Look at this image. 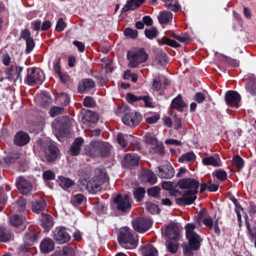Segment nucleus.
<instances>
[{
  "mask_svg": "<svg viewBox=\"0 0 256 256\" xmlns=\"http://www.w3.org/2000/svg\"><path fill=\"white\" fill-rule=\"evenodd\" d=\"M54 238L59 244H63L70 240V236L64 227L58 228L54 234Z\"/></svg>",
  "mask_w": 256,
  "mask_h": 256,
  "instance_id": "14",
  "label": "nucleus"
},
{
  "mask_svg": "<svg viewBox=\"0 0 256 256\" xmlns=\"http://www.w3.org/2000/svg\"><path fill=\"white\" fill-rule=\"evenodd\" d=\"M54 246L53 240L50 238L44 239L40 244L41 251L44 254H47L52 252Z\"/></svg>",
  "mask_w": 256,
  "mask_h": 256,
  "instance_id": "30",
  "label": "nucleus"
},
{
  "mask_svg": "<svg viewBox=\"0 0 256 256\" xmlns=\"http://www.w3.org/2000/svg\"><path fill=\"white\" fill-rule=\"evenodd\" d=\"M146 208L147 210L152 214L157 213L158 210V206L151 202L146 203Z\"/></svg>",
  "mask_w": 256,
  "mask_h": 256,
  "instance_id": "61",
  "label": "nucleus"
},
{
  "mask_svg": "<svg viewBox=\"0 0 256 256\" xmlns=\"http://www.w3.org/2000/svg\"><path fill=\"white\" fill-rule=\"evenodd\" d=\"M246 81V91L252 96L256 95V76L252 74H248L244 76Z\"/></svg>",
  "mask_w": 256,
  "mask_h": 256,
  "instance_id": "17",
  "label": "nucleus"
},
{
  "mask_svg": "<svg viewBox=\"0 0 256 256\" xmlns=\"http://www.w3.org/2000/svg\"><path fill=\"white\" fill-rule=\"evenodd\" d=\"M145 192L146 190L143 188H139L136 190L134 192V195L136 201L140 202L143 198Z\"/></svg>",
  "mask_w": 256,
  "mask_h": 256,
  "instance_id": "49",
  "label": "nucleus"
},
{
  "mask_svg": "<svg viewBox=\"0 0 256 256\" xmlns=\"http://www.w3.org/2000/svg\"><path fill=\"white\" fill-rule=\"evenodd\" d=\"M60 253L61 256H74V249L69 246H64L62 250L58 251Z\"/></svg>",
  "mask_w": 256,
  "mask_h": 256,
  "instance_id": "52",
  "label": "nucleus"
},
{
  "mask_svg": "<svg viewBox=\"0 0 256 256\" xmlns=\"http://www.w3.org/2000/svg\"><path fill=\"white\" fill-rule=\"evenodd\" d=\"M158 64L162 66H165L167 64V57L164 53H162L156 56Z\"/></svg>",
  "mask_w": 256,
  "mask_h": 256,
  "instance_id": "53",
  "label": "nucleus"
},
{
  "mask_svg": "<svg viewBox=\"0 0 256 256\" xmlns=\"http://www.w3.org/2000/svg\"><path fill=\"white\" fill-rule=\"evenodd\" d=\"M203 224L208 228L210 230L212 228L213 223L212 220L210 216H206L202 220Z\"/></svg>",
  "mask_w": 256,
  "mask_h": 256,
  "instance_id": "59",
  "label": "nucleus"
},
{
  "mask_svg": "<svg viewBox=\"0 0 256 256\" xmlns=\"http://www.w3.org/2000/svg\"><path fill=\"white\" fill-rule=\"evenodd\" d=\"M225 100L230 106H238L240 102V96L236 91L229 90L226 94Z\"/></svg>",
  "mask_w": 256,
  "mask_h": 256,
  "instance_id": "18",
  "label": "nucleus"
},
{
  "mask_svg": "<svg viewBox=\"0 0 256 256\" xmlns=\"http://www.w3.org/2000/svg\"><path fill=\"white\" fill-rule=\"evenodd\" d=\"M144 33L146 38L152 40L157 36L158 32L156 28L152 27L149 30H146Z\"/></svg>",
  "mask_w": 256,
  "mask_h": 256,
  "instance_id": "48",
  "label": "nucleus"
},
{
  "mask_svg": "<svg viewBox=\"0 0 256 256\" xmlns=\"http://www.w3.org/2000/svg\"><path fill=\"white\" fill-rule=\"evenodd\" d=\"M23 69V66H14V65H11L8 68H6L4 70V73L6 75L5 77L6 80L16 82V80L20 79L22 81L21 73Z\"/></svg>",
  "mask_w": 256,
  "mask_h": 256,
  "instance_id": "7",
  "label": "nucleus"
},
{
  "mask_svg": "<svg viewBox=\"0 0 256 256\" xmlns=\"http://www.w3.org/2000/svg\"><path fill=\"white\" fill-rule=\"evenodd\" d=\"M140 180L144 182H148L152 184H154L157 181L155 174L152 170H144L140 174Z\"/></svg>",
  "mask_w": 256,
  "mask_h": 256,
  "instance_id": "21",
  "label": "nucleus"
},
{
  "mask_svg": "<svg viewBox=\"0 0 256 256\" xmlns=\"http://www.w3.org/2000/svg\"><path fill=\"white\" fill-rule=\"evenodd\" d=\"M32 38L31 34L28 29H24L22 30L20 34V38H22L25 40Z\"/></svg>",
  "mask_w": 256,
  "mask_h": 256,
  "instance_id": "64",
  "label": "nucleus"
},
{
  "mask_svg": "<svg viewBox=\"0 0 256 256\" xmlns=\"http://www.w3.org/2000/svg\"><path fill=\"white\" fill-rule=\"evenodd\" d=\"M141 5L138 0H128L122 8L123 12H126L129 10H134Z\"/></svg>",
  "mask_w": 256,
  "mask_h": 256,
  "instance_id": "38",
  "label": "nucleus"
},
{
  "mask_svg": "<svg viewBox=\"0 0 256 256\" xmlns=\"http://www.w3.org/2000/svg\"><path fill=\"white\" fill-rule=\"evenodd\" d=\"M83 105L86 107L91 108L94 106V100L90 96H86L83 100Z\"/></svg>",
  "mask_w": 256,
  "mask_h": 256,
  "instance_id": "57",
  "label": "nucleus"
},
{
  "mask_svg": "<svg viewBox=\"0 0 256 256\" xmlns=\"http://www.w3.org/2000/svg\"><path fill=\"white\" fill-rule=\"evenodd\" d=\"M1 60L4 65L6 66H8L12 62V58L10 56L7 52L4 54L2 55Z\"/></svg>",
  "mask_w": 256,
  "mask_h": 256,
  "instance_id": "62",
  "label": "nucleus"
},
{
  "mask_svg": "<svg viewBox=\"0 0 256 256\" xmlns=\"http://www.w3.org/2000/svg\"><path fill=\"white\" fill-rule=\"evenodd\" d=\"M86 202V198L82 194H75L72 198L70 202L74 206H78Z\"/></svg>",
  "mask_w": 256,
  "mask_h": 256,
  "instance_id": "41",
  "label": "nucleus"
},
{
  "mask_svg": "<svg viewBox=\"0 0 256 256\" xmlns=\"http://www.w3.org/2000/svg\"><path fill=\"white\" fill-rule=\"evenodd\" d=\"M40 156L42 160L48 162L54 161L59 156L58 148L50 142H46L41 146Z\"/></svg>",
  "mask_w": 256,
  "mask_h": 256,
  "instance_id": "4",
  "label": "nucleus"
},
{
  "mask_svg": "<svg viewBox=\"0 0 256 256\" xmlns=\"http://www.w3.org/2000/svg\"><path fill=\"white\" fill-rule=\"evenodd\" d=\"M158 176L160 178L170 179L174 175V168L172 166H167L164 167H158Z\"/></svg>",
  "mask_w": 256,
  "mask_h": 256,
  "instance_id": "22",
  "label": "nucleus"
},
{
  "mask_svg": "<svg viewBox=\"0 0 256 256\" xmlns=\"http://www.w3.org/2000/svg\"><path fill=\"white\" fill-rule=\"evenodd\" d=\"M22 154L18 152L10 153L5 158L4 160L8 164H12L15 160L20 157Z\"/></svg>",
  "mask_w": 256,
  "mask_h": 256,
  "instance_id": "46",
  "label": "nucleus"
},
{
  "mask_svg": "<svg viewBox=\"0 0 256 256\" xmlns=\"http://www.w3.org/2000/svg\"><path fill=\"white\" fill-rule=\"evenodd\" d=\"M124 34L126 37L131 38H135L138 36V31L129 28L125 29Z\"/></svg>",
  "mask_w": 256,
  "mask_h": 256,
  "instance_id": "54",
  "label": "nucleus"
},
{
  "mask_svg": "<svg viewBox=\"0 0 256 256\" xmlns=\"http://www.w3.org/2000/svg\"><path fill=\"white\" fill-rule=\"evenodd\" d=\"M196 226L193 224H188L185 226L186 234L190 248L193 250H198L200 246L202 239L194 232Z\"/></svg>",
  "mask_w": 256,
  "mask_h": 256,
  "instance_id": "5",
  "label": "nucleus"
},
{
  "mask_svg": "<svg viewBox=\"0 0 256 256\" xmlns=\"http://www.w3.org/2000/svg\"><path fill=\"white\" fill-rule=\"evenodd\" d=\"M126 99L128 102H132L142 100L144 102L145 106L148 108L154 107L152 99L149 96H135L132 94H128Z\"/></svg>",
  "mask_w": 256,
  "mask_h": 256,
  "instance_id": "16",
  "label": "nucleus"
},
{
  "mask_svg": "<svg viewBox=\"0 0 256 256\" xmlns=\"http://www.w3.org/2000/svg\"><path fill=\"white\" fill-rule=\"evenodd\" d=\"M39 220L40 225L44 228H50L53 226L54 221L52 217L48 214H42Z\"/></svg>",
  "mask_w": 256,
  "mask_h": 256,
  "instance_id": "32",
  "label": "nucleus"
},
{
  "mask_svg": "<svg viewBox=\"0 0 256 256\" xmlns=\"http://www.w3.org/2000/svg\"><path fill=\"white\" fill-rule=\"evenodd\" d=\"M139 160L140 158L137 155L134 154H128L124 156L122 165L124 167L130 168L138 166Z\"/></svg>",
  "mask_w": 256,
  "mask_h": 256,
  "instance_id": "20",
  "label": "nucleus"
},
{
  "mask_svg": "<svg viewBox=\"0 0 256 256\" xmlns=\"http://www.w3.org/2000/svg\"><path fill=\"white\" fill-rule=\"evenodd\" d=\"M16 184L19 192L24 195L28 194L32 190V184L23 177H18Z\"/></svg>",
  "mask_w": 256,
  "mask_h": 256,
  "instance_id": "15",
  "label": "nucleus"
},
{
  "mask_svg": "<svg viewBox=\"0 0 256 256\" xmlns=\"http://www.w3.org/2000/svg\"><path fill=\"white\" fill-rule=\"evenodd\" d=\"M160 191V188L158 186H154L153 188H148V195L152 196L154 198H157L159 196Z\"/></svg>",
  "mask_w": 256,
  "mask_h": 256,
  "instance_id": "55",
  "label": "nucleus"
},
{
  "mask_svg": "<svg viewBox=\"0 0 256 256\" xmlns=\"http://www.w3.org/2000/svg\"><path fill=\"white\" fill-rule=\"evenodd\" d=\"M38 238V234L34 230H30L26 234L24 241L28 246H30Z\"/></svg>",
  "mask_w": 256,
  "mask_h": 256,
  "instance_id": "35",
  "label": "nucleus"
},
{
  "mask_svg": "<svg viewBox=\"0 0 256 256\" xmlns=\"http://www.w3.org/2000/svg\"><path fill=\"white\" fill-rule=\"evenodd\" d=\"M168 84V81L163 76L158 74L152 80V89L155 91H158L164 89Z\"/></svg>",
  "mask_w": 256,
  "mask_h": 256,
  "instance_id": "19",
  "label": "nucleus"
},
{
  "mask_svg": "<svg viewBox=\"0 0 256 256\" xmlns=\"http://www.w3.org/2000/svg\"><path fill=\"white\" fill-rule=\"evenodd\" d=\"M118 242L120 246L126 249L135 248L138 244V239L132 231L127 227L121 229L118 236Z\"/></svg>",
  "mask_w": 256,
  "mask_h": 256,
  "instance_id": "2",
  "label": "nucleus"
},
{
  "mask_svg": "<svg viewBox=\"0 0 256 256\" xmlns=\"http://www.w3.org/2000/svg\"><path fill=\"white\" fill-rule=\"evenodd\" d=\"M46 204L44 200L40 199L34 202L32 206V210L34 212L39 213L44 210Z\"/></svg>",
  "mask_w": 256,
  "mask_h": 256,
  "instance_id": "39",
  "label": "nucleus"
},
{
  "mask_svg": "<svg viewBox=\"0 0 256 256\" xmlns=\"http://www.w3.org/2000/svg\"><path fill=\"white\" fill-rule=\"evenodd\" d=\"M116 140L120 145L124 148L129 142H132L134 137L131 134H124L122 133H118L116 136Z\"/></svg>",
  "mask_w": 256,
  "mask_h": 256,
  "instance_id": "28",
  "label": "nucleus"
},
{
  "mask_svg": "<svg viewBox=\"0 0 256 256\" xmlns=\"http://www.w3.org/2000/svg\"><path fill=\"white\" fill-rule=\"evenodd\" d=\"M166 248L171 253H176L178 248V240H166Z\"/></svg>",
  "mask_w": 256,
  "mask_h": 256,
  "instance_id": "42",
  "label": "nucleus"
},
{
  "mask_svg": "<svg viewBox=\"0 0 256 256\" xmlns=\"http://www.w3.org/2000/svg\"><path fill=\"white\" fill-rule=\"evenodd\" d=\"M99 119L98 114L93 111L88 110L82 118L84 124L86 122L96 123Z\"/></svg>",
  "mask_w": 256,
  "mask_h": 256,
  "instance_id": "33",
  "label": "nucleus"
},
{
  "mask_svg": "<svg viewBox=\"0 0 256 256\" xmlns=\"http://www.w3.org/2000/svg\"><path fill=\"white\" fill-rule=\"evenodd\" d=\"M232 164L237 169H242L244 166L243 159L239 156H234L232 160Z\"/></svg>",
  "mask_w": 256,
  "mask_h": 256,
  "instance_id": "47",
  "label": "nucleus"
},
{
  "mask_svg": "<svg viewBox=\"0 0 256 256\" xmlns=\"http://www.w3.org/2000/svg\"><path fill=\"white\" fill-rule=\"evenodd\" d=\"M202 163L204 166H212L214 167L220 166V160L218 154L206 156L202 160Z\"/></svg>",
  "mask_w": 256,
  "mask_h": 256,
  "instance_id": "25",
  "label": "nucleus"
},
{
  "mask_svg": "<svg viewBox=\"0 0 256 256\" xmlns=\"http://www.w3.org/2000/svg\"><path fill=\"white\" fill-rule=\"evenodd\" d=\"M198 192L186 190L180 198H176V203L180 206L189 205L194 202Z\"/></svg>",
  "mask_w": 256,
  "mask_h": 256,
  "instance_id": "13",
  "label": "nucleus"
},
{
  "mask_svg": "<svg viewBox=\"0 0 256 256\" xmlns=\"http://www.w3.org/2000/svg\"><path fill=\"white\" fill-rule=\"evenodd\" d=\"M96 146L98 152V156L106 157L110 153V146L106 142L102 141H96Z\"/></svg>",
  "mask_w": 256,
  "mask_h": 256,
  "instance_id": "27",
  "label": "nucleus"
},
{
  "mask_svg": "<svg viewBox=\"0 0 256 256\" xmlns=\"http://www.w3.org/2000/svg\"><path fill=\"white\" fill-rule=\"evenodd\" d=\"M13 238L12 232L5 228L0 226V242H7Z\"/></svg>",
  "mask_w": 256,
  "mask_h": 256,
  "instance_id": "37",
  "label": "nucleus"
},
{
  "mask_svg": "<svg viewBox=\"0 0 256 256\" xmlns=\"http://www.w3.org/2000/svg\"><path fill=\"white\" fill-rule=\"evenodd\" d=\"M66 24L64 22L62 18H60L57 22L56 30L58 32L63 31L66 26Z\"/></svg>",
  "mask_w": 256,
  "mask_h": 256,
  "instance_id": "58",
  "label": "nucleus"
},
{
  "mask_svg": "<svg viewBox=\"0 0 256 256\" xmlns=\"http://www.w3.org/2000/svg\"><path fill=\"white\" fill-rule=\"evenodd\" d=\"M216 177L222 181L224 180L227 178L226 172L222 170H219L216 172Z\"/></svg>",
  "mask_w": 256,
  "mask_h": 256,
  "instance_id": "63",
  "label": "nucleus"
},
{
  "mask_svg": "<svg viewBox=\"0 0 256 256\" xmlns=\"http://www.w3.org/2000/svg\"><path fill=\"white\" fill-rule=\"evenodd\" d=\"M44 79V72L39 68H32L28 70L26 82L30 86L41 84Z\"/></svg>",
  "mask_w": 256,
  "mask_h": 256,
  "instance_id": "6",
  "label": "nucleus"
},
{
  "mask_svg": "<svg viewBox=\"0 0 256 256\" xmlns=\"http://www.w3.org/2000/svg\"><path fill=\"white\" fill-rule=\"evenodd\" d=\"M140 252L142 256H158L157 250L151 244H146L140 247Z\"/></svg>",
  "mask_w": 256,
  "mask_h": 256,
  "instance_id": "31",
  "label": "nucleus"
},
{
  "mask_svg": "<svg viewBox=\"0 0 256 256\" xmlns=\"http://www.w3.org/2000/svg\"><path fill=\"white\" fill-rule=\"evenodd\" d=\"M84 143V140L81 138L74 140L68 151L70 154L73 156H78L80 152L81 148Z\"/></svg>",
  "mask_w": 256,
  "mask_h": 256,
  "instance_id": "26",
  "label": "nucleus"
},
{
  "mask_svg": "<svg viewBox=\"0 0 256 256\" xmlns=\"http://www.w3.org/2000/svg\"><path fill=\"white\" fill-rule=\"evenodd\" d=\"M10 220L13 226L16 227L22 225L25 220V218L22 216L16 214L12 216Z\"/></svg>",
  "mask_w": 256,
  "mask_h": 256,
  "instance_id": "44",
  "label": "nucleus"
},
{
  "mask_svg": "<svg viewBox=\"0 0 256 256\" xmlns=\"http://www.w3.org/2000/svg\"><path fill=\"white\" fill-rule=\"evenodd\" d=\"M96 142H92L89 145L84 147L83 154L92 158L98 156V147L96 146Z\"/></svg>",
  "mask_w": 256,
  "mask_h": 256,
  "instance_id": "29",
  "label": "nucleus"
},
{
  "mask_svg": "<svg viewBox=\"0 0 256 256\" xmlns=\"http://www.w3.org/2000/svg\"><path fill=\"white\" fill-rule=\"evenodd\" d=\"M64 108L60 106H52L50 111V114L51 116L54 117L64 112Z\"/></svg>",
  "mask_w": 256,
  "mask_h": 256,
  "instance_id": "50",
  "label": "nucleus"
},
{
  "mask_svg": "<svg viewBox=\"0 0 256 256\" xmlns=\"http://www.w3.org/2000/svg\"><path fill=\"white\" fill-rule=\"evenodd\" d=\"M26 52L27 54H29L35 46V44L33 38H32L26 40Z\"/></svg>",
  "mask_w": 256,
  "mask_h": 256,
  "instance_id": "56",
  "label": "nucleus"
},
{
  "mask_svg": "<svg viewBox=\"0 0 256 256\" xmlns=\"http://www.w3.org/2000/svg\"><path fill=\"white\" fill-rule=\"evenodd\" d=\"M58 181L60 186L64 189L69 188L74 184L73 180L64 176H58Z\"/></svg>",
  "mask_w": 256,
  "mask_h": 256,
  "instance_id": "40",
  "label": "nucleus"
},
{
  "mask_svg": "<svg viewBox=\"0 0 256 256\" xmlns=\"http://www.w3.org/2000/svg\"><path fill=\"white\" fill-rule=\"evenodd\" d=\"M142 120V116L136 112L126 113L122 118L124 124L130 126L138 124Z\"/></svg>",
  "mask_w": 256,
  "mask_h": 256,
  "instance_id": "12",
  "label": "nucleus"
},
{
  "mask_svg": "<svg viewBox=\"0 0 256 256\" xmlns=\"http://www.w3.org/2000/svg\"><path fill=\"white\" fill-rule=\"evenodd\" d=\"M114 202L116 204V208L120 211L126 212L129 211L131 208L130 196L127 194H118L114 199Z\"/></svg>",
  "mask_w": 256,
  "mask_h": 256,
  "instance_id": "8",
  "label": "nucleus"
},
{
  "mask_svg": "<svg viewBox=\"0 0 256 256\" xmlns=\"http://www.w3.org/2000/svg\"><path fill=\"white\" fill-rule=\"evenodd\" d=\"M158 42L160 45L166 44L174 48H178L180 46V44L176 41L166 37H163L160 40H158Z\"/></svg>",
  "mask_w": 256,
  "mask_h": 256,
  "instance_id": "45",
  "label": "nucleus"
},
{
  "mask_svg": "<svg viewBox=\"0 0 256 256\" xmlns=\"http://www.w3.org/2000/svg\"><path fill=\"white\" fill-rule=\"evenodd\" d=\"M178 185L180 188L187 189V190L198 192L199 182L195 179L185 178L179 180Z\"/></svg>",
  "mask_w": 256,
  "mask_h": 256,
  "instance_id": "10",
  "label": "nucleus"
},
{
  "mask_svg": "<svg viewBox=\"0 0 256 256\" xmlns=\"http://www.w3.org/2000/svg\"><path fill=\"white\" fill-rule=\"evenodd\" d=\"M151 226V220L148 218H140L132 222L134 230L139 232L147 231Z\"/></svg>",
  "mask_w": 256,
  "mask_h": 256,
  "instance_id": "11",
  "label": "nucleus"
},
{
  "mask_svg": "<svg viewBox=\"0 0 256 256\" xmlns=\"http://www.w3.org/2000/svg\"><path fill=\"white\" fill-rule=\"evenodd\" d=\"M96 86L95 82L91 78L82 79L79 83L78 90L80 93L86 92L94 88Z\"/></svg>",
  "mask_w": 256,
  "mask_h": 256,
  "instance_id": "23",
  "label": "nucleus"
},
{
  "mask_svg": "<svg viewBox=\"0 0 256 256\" xmlns=\"http://www.w3.org/2000/svg\"><path fill=\"white\" fill-rule=\"evenodd\" d=\"M126 58L128 61V67L136 68L147 60L148 54L143 48H134L128 52Z\"/></svg>",
  "mask_w": 256,
  "mask_h": 256,
  "instance_id": "3",
  "label": "nucleus"
},
{
  "mask_svg": "<svg viewBox=\"0 0 256 256\" xmlns=\"http://www.w3.org/2000/svg\"><path fill=\"white\" fill-rule=\"evenodd\" d=\"M96 174L88 182L86 180L80 181L82 183V189L86 190L90 193L95 194L100 191L101 186L108 180V178L105 170L97 169Z\"/></svg>",
  "mask_w": 256,
  "mask_h": 256,
  "instance_id": "1",
  "label": "nucleus"
},
{
  "mask_svg": "<svg viewBox=\"0 0 256 256\" xmlns=\"http://www.w3.org/2000/svg\"><path fill=\"white\" fill-rule=\"evenodd\" d=\"M171 1L166 2L164 6L168 9H169L174 12H177L180 8V6L176 2L172 4L170 2Z\"/></svg>",
  "mask_w": 256,
  "mask_h": 256,
  "instance_id": "51",
  "label": "nucleus"
},
{
  "mask_svg": "<svg viewBox=\"0 0 256 256\" xmlns=\"http://www.w3.org/2000/svg\"><path fill=\"white\" fill-rule=\"evenodd\" d=\"M42 178L44 180H52L55 178V174L50 170H48L43 172Z\"/></svg>",
  "mask_w": 256,
  "mask_h": 256,
  "instance_id": "60",
  "label": "nucleus"
},
{
  "mask_svg": "<svg viewBox=\"0 0 256 256\" xmlns=\"http://www.w3.org/2000/svg\"><path fill=\"white\" fill-rule=\"evenodd\" d=\"M162 233L166 237V240H178L179 228L174 223H170L162 228Z\"/></svg>",
  "mask_w": 256,
  "mask_h": 256,
  "instance_id": "9",
  "label": "nucleus"
},
{
  "mask_svg": "<svg viewBox=\"0 0 256 256\" xmlns=\"http://www.w3.org/2000/svg\"><path fill=\"white\" fill-rule=\"evenodd\" d=\"M196 160V156L192 152H188L185 154H183L180 158H179L178 160L180 162H193Z\"/></svg>",
  "mask_w": 256,
  "mask_h": 256,
  "instance_id": "43",
  "label": "nucleus"
},
{
  "mask_svg": "<svg viewBox=\"0 0 256 256\" xmlns=\"http://www.w3.org/2000/svg\"><path fill=\"white\" fill-rule=\"evenodd\" d=\"M159 22L160 24H166L172 18V14L168 11H162L158 16Z\"/></svg>",
  "mask_w": 256,
  "mask_h": 256,
  "instance_id": "36",
  "label": "nucleus"
},
{
  "mask_svg": "<svg viewBox=\"0 0 256 256\" xmlns=\"http://www.w3.org/2000/svg\"><path fill=\"white\" fill-rule=\"evenodd\" d=\"M30 137L28 134L22 131H20L16 133L14 138V144L18 146H24L28 143Z\"/></svg>",
  "mask_w": 256,
  "mask_h": 256,
  "instance_id": "24",
  "label": "nucleus"
},
{
  "mask_svg": "<svg viewBox=\"0 0 256 256\" xmlns=\"http://www.w3.org/2000/svg\"><path fill=\"white\" fill-rule=\"evenodd\" d=\"M171 107L180 112H182L186 104L183 101L182 96L179 94L171 102Z\"/></svg>",
  "mask_w": 256,
  "mask_h": 256,
  "instance_id": "34",
  "label": "nucleus"
}]
</instances>
